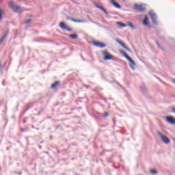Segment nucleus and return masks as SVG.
Returning <instances> with one entry per match:
<instances>
[{"label": "nucleus", "mask_w": 175, "mask_h": 175, "mask_svg": "<svg viewBox=\"0 0 175 175\" xmlns=\"http://www.w3.org/2000/svg\"><path fill=\"white\" fill-rule=\"evenodd\" d=\"M2 16H3V11H2L1 9H0V20L2 18Z\"/></svg>", "instance_id": "nucleus-21"}, {"label": "nucleus", "mask_w": 175, "mask_h": 175, "mask_svg": "<svg viewBox=\"0 0 175 175\" xmlns=\"http://www.w3.org/2000/svg\"><path fill=\"white\" fill-rule=\"evenodd\" d=\"M103 55H104V61H110V59H113V55H110L107 51H103Z\"/></svg>", "instance_id": "nucleus-5"}, {"label": "nucleus", "mask_w": 175, "mask_h": 175, "mask_svg": "<svg viewBox=\"0 0 175 175\" xmlns=\"http://www.w3.org/2000/svg\"><path fill=\"white\" fill-rule=\"evenodd\" d=\"M130 68L132 69V70H135V67L132 64H129Z\"/></svg>", "instance_id": "nucleus-23"}, {"label": "nucleus", "mask_w": 175, "mask_h": 175, "mask_svg": "<svg viewBox=\"0 0 175 175\" xmlns=\"http://www.w3.org/2000/svg\"><path fill=\"white\" fill-rule=\"evenodd\" d=\"M32 21V19L29 18L25 21V24H29Z\"/></svg>", "instance_id": "nucleus-20"}, {"label": "nucleus", "mask_w": 175, "mask_h": 175, "mask_svg": "<svg viewBox=\"0 0 175 175\" xmlns=\"http://www.w3.org/2000/svg\"><path fill=\"white\" fill-rule=\"evenodd\" d=\"M148 16L150 17L152 23L154 25H158V22L157 21V14L152 11L148 12Z\"/></svg>", "instance_id": "nucleus-4"}, {"label": "nucleus", "mask_w": 175, "mask_h": 175, "mask_svg": "<svg viewBox=\"0 0 175 175\" xmlns=\"http://www.w3.org/2000/svg\"><path fill=\"white\" fill-rule=\"evenodd\" d=\"M134 8L137 10V12H146V7L143 6V5L135 4Z\"/></svg>", "instance_id": "nucleus-8"}, {"label": "nucleus", "mask_w": 175, "mask_h": 175, "mask_svg": "<svg viewBox=\"0 0 175 175\" xmlns=\"http://www.w3.org/2000/svg\"><path fill=\"white\" fill-rule=\"evenodd\" d=\"M27 122V120H23V124H25Z\"/></svg>", "instance_id": "nucleus-28"}, {"label": "nucleus", "mask_w": 175, "mask_h": 175, "mask_svg": "<svg viewBox=\"0 0 175 175\" xmlns=\"http://www.w3.org/2000/svg\"><path fill=\"white\" fill-rule=\"evenodd\" d=\"M7 150H9V147H7Z\"/></svg>", "instance_id": "nucleus-32"}, {"label": "nucleus", "mask_w": 175, "mask_h": 175, "mask_svg": "<svg viewBox=\"0 0 175 175\" xmlns=\"http://www.w3.org/2000/svg\"><path fill=\"white\" fill-rule=\"evenodd\" d=\"M94 5H95L96 8H97V9H100V10H102L105 13V15L109 16V12H107L106 9H105V8L99 5L98 3H95Z\"/></svg>", "instance_id": "nucleus-11"}, {"label": "nucleus", "mask_w": 175, "mask_h": 175, "mask_svg": "<svg viewBox=\"0 0 175 175\" xmlns=\"http://www.w3.org/2000/svg\"><path fill=\"white\" fill-rule=\"evenodd\" d=\"M69 20H71V21H73L74 23H87L86 20H77V19H75L72 17H69L68 18Z\"/></svg>", "instance_id": "nucleus-13"}, {"label": "nucleus", "mask_w": 175, "mask_h": 175, "mask_svg": "<svg viewBox=\"0 0 175 175\" xmlns=\"http://www.w3.org/2000/svg\"><path fill=\"white\" fill-rule=\"evenodd\" d=\"M92 44L96 47H99L100 49H103L106 47V44L100 42L99 41L92 42Z\"/></svg>", "instance_id": "nucleus-7"}, {"label": "nucleus", "mask_w": 175, "mask_h": 175, "mask_svg": "<svg viewBox=\"0 0 175 175\" xmlns=\"http://www.w3.org/2000/svg\"><path fill=\"white\" fill-rule=\"evenodd\" d=\"M150 173L151 174L157 175L158 174V171H157V170H150Z\"/></svg>", "instance_id": "nucleus-18"}, {"label": "nucleus", "mask_w": 175, "mask_h": 175, "mask_svg": "<svg viewBox=\"0 0 175 175\" xmlns=\"http://www.w3.org/2000/svg\"><path fill=\"white\" fill-rule=\"evenodd\" d=\"M8 35H9V30H6L1 38L0 39V44H2V42H3L4 39H6V38H8Z\"/></svg>", "instance_id": "nucleus-12"}, {"label": "nucleus", "mask_w": 175, "mask_h": 175, "mask_svg": "<svg viewBox=\"0 0 175 175\" xmlns=\"http://www.w3.org/2000/svg\"><path fill=\"white\" fill-rule=\"evenodd\" d=\"M156 44L158 46L159 49H161V44H159V42H158V41H156Z\"/></svg>", "instance_id": "nucleus-25"}, {"label": "nucleus", "mask_w": 175, "mask_h": 175, "mask_svg": "<svg viewBox=\"0 0 175 175\" xmlns=\"http://www.w3.org/2000/svg\"><path fill=\"white\" fill-rule=\"evenodd\" d=\"M8 6L12 10H13L14 13H21V12L24 10V8H23V7H20L14 4V1H9Z\"/></svg>", "instance_id": "nucleus-1"}, {"label": "nucleus", "mask_w": 175, "mask_h": 175, "mask_svg": "<svg viewBox=\"0 0 175 175\" xmlns=\"http://www.w3.org/2000/svg\"><path fill=\"white\" fill-rule=\"evenodd\" d=\"M127 25L130 27V28H132L133 29H136V27L133 25V23L131 21L127 22Z\"/></svg>", "instance_id": "nucleus-16"}, {"label": "nucleus", "mask_w": 175, "mask_h": 175, "mask_svg": "<svg viewBox=\"0 0 175 175\" xmlns=\"http://www.w3.org/2000/svg\"><path fill=\"white\" fill-rule=\"evenodd\" d=\"M141 90H142V91H146V87L145 86L141 87Z\"/></svg>", "instance_id": "nucleus-26"}, {"label": "nucleus", "mask_w": 175, "mask_h": 175, "mask_svg": "<svg viewBox=\"0 0 175 175\" xmlns=\"http://www.w3.org/2000/svg\"><path fill=\"white\" fill-rule=\"evenodd\" d=\"M157 135L159 136V137H161V140L163 142V143H165V144H169V143H170V139L167 137L163 135L161 131H157Z\"/></svg>", "instance_id": "nucleus-3"}, {"label": "nucleus", "mask_w": 175, "mask_h": 175, "mask_svg": "<svg viewBox=\"0 0 175 175\" xmlns=\"http://www.w3.org/2000/svg\"><path fill=\"white\" fill-rule=\"evenodd\" d=\"M116 42H118V43H119V44H120V46H122V47H123V49H125V50L129 51V53H132V50H131V49L128 48V46H126L125 43H123L122 41H121L120 40H116Z\"/></svg>", "instance_id": "nucleus-9"}, {"label": "nucleus", "mask_w": 175, "mask_h": 175, "mask_svg": "<svg viewBox=\"0 0 175 175\" xmlns=\"http://www.w3.org/2000/svg\"><path fill=\"white\" fill-rule=\"evenodd\" d=\"M3 100H1V102H0V105H3Z\"/></svg>", "instance_id": "nucleus-27"}, {"label": "nucleus", "mask_w": 175, "mask_h": 175, "mask_svg": "<svg viewBox=\"0 0 175 175\" xmlns=\"http://www.w3.org/2000/svg\"><path fill=\"white\" fill-rule=\"evenodd\" d=\"M39 148H42V146H39Z\"/></svg>", "instance_id": "nucleus-30"}, {"label": "nucleus", "mask_w": 175, "mask_h": 175, "mask_svg": "<svg viewBox=\"0 0 175 175\" xmlns=\"http://www.w3.org/2000/svg\"><path fill=\"white\" fill-rule=\"evenodd\" d=\"M29 108H27V109L26 110H28Z\"/></svg>", "instance_id": "nucleus-33"}, {"label": "nucleus", "mask_w": 175, "mask_h": 175, "mask_svg": "<svg viewBox=\"0 0 175 175\" xmlns=\"http://www.w3.org/2000/svg\"><path fill=\"white\" fill-rule=\"evenodd\" d=\"M110 1H111V4L113 5V6L116 8V9H121V5L120 4H118V3H117L114 0H110Z\"/></svg>", "instance_id": "nucleus-14"}, {"label": "nucleus", "mask_w": 175, "mask_h": 175, "mask_svg": "<svg viewBox=\"0 0 175 175\" xmlns=\"http://www.w3.org/2000/svg\"><path fill=\"white\" fill-rule=\"evenodd\" d=\"M143 24L145 27H150V23H148V17L147 15L145 16V18L143 20Z\"/></svg>", "instance_id": "nucleus-15"}, {"label": "nucleus", "mask_w": 175, "mask_h": 175, "mask_svg": "<svg viewBox=\"0 0 175 175\" xmlns=\"http://www.w3.org/2000/svg\"><path fill=\"white\" fill-rule=\"evenodd\" d=\"M174 141L175 142V138H174Z\"/></svg>", "instance_id": "nucleus-34"}, {"label": "nucleus", "mask_w": 175, "mask_h": 175, "mask_svg": "<svg viewBox=\"0 0 175 175\" xmlns=\"http://www.w3.org/2000/svg\"><path fill=\"white\" fill-rule=\"evenodd\" d=\"M165 120L168 122V124H171V125H174L175 124V118L173 116H166Z\"/></svg>", "instance_id": "nucleus-10"}, {"label": "nucleus", "mask_w": 175, "mask_h": 175, "mask_svg": "<svg viewBox=\"0 0 175 175\" xmlns=\"http://www.w3.org/2000/svg\"><path fill=\"white\" fill-rule=\"evenodd\" d=\"M75 1H79V0H75Z\"/></svg>", "instance_id": "nucleus-35"}, {"label": "nucleus", "mask_w": 175, "mask_h": 175, "mask_svg": "<svg viewBox=\"0 0 175 175\" xmlns=\"http://www.w3.org/2000/svg\"><path fill=\"white\" fill-rule=\"evenodd\" d=\"M21 173H22V172H20V173L18 174V175H21Z\"/></svg>", "instance_id": "nucleus-31"}, {"label": "nucleus", "mask_w": 175, "mask_h": 175, "mask_svg": "<svg viewBox=\"0 0 175 175\" xmlns=\"http://www.w3.org/2000/svg\"><path fill=\"white\" fill-rule=\"evenodd\" d=\"M61 29H64V31H68V32H72V28L68 27L65 22H61L59 25Z\"/></svg>", "instance_id": "nucleus-6"}, {"label": "nucleus", "mask_w": 175, "mask_h": 175, "mask_svg": "<svg viewBox=\"0 0 175 175\" xmlns=\"http://www.w3.org/2000/svg\"><path fill=\"white\" fill-rule=\"evenodd\" d=\"M69 38H70L71 39H76L77 38V34H70L69 36Z\"/></svg>", "instance_id": "nucleus-19"}, {"label": "nucleus", "mask_w": 175, "mask_h": 175, "mask_svg": "<svg viewBox=\"0 0 175 175\" xmlns=\"http://www.w3.org/2000/svg\"><path fill=\"white\" fill-rule=\"evenodd\" d=\"M81 58H82L83 61H85V59H84V57H83V56H81Z\"/></svg>", "instance_id": "nucleus-29"}, {"label": "nucleus", "mask_w": 175, "mask_h": 175, "mask_svg": "<svg viewBox=\"0 0 175 175\" xmlns=\"http://www.w3.org/2000/svg\"><path fill=\"white\" fill-rule=\"evenodd\" d=\"M120 54L122 55L123 57H124L125 58H126V59L131 62V64H132V65H134V66H136V63H135L133 62V59H132V58H131V57H129L128 55V54H126V52L124 51L123 50H120Z\"/></svg>", "instance_id": "nucleus-2"}, {"label": "nucleus", "mask_w": 175, "mask_h": 175, "mask_svg": "<svg viewBox=\"0 0 175 175\" xmlns=\"http://www.w3.org/2000/svg\"><path fill=\"white\" fill-rule=\"evenodd\" d=\"M109 116V113L108 112H105L104 114V118H107V117Z\"/></svg>", "instance_id": "nucleus-24"}, {"label": "nucleus", "mask_w": 175, "mask_h": 175, "mask_svg": "<svg viewBox=\"0 0 175 175\" xmlns=\"http://www.w3.org/2000/svg\"><path fill=\"white\" fill-rule=\"evenodd\" d=\"M61 82H59V81H56L55 83H53L51 85V88H57V85H59Z\"/></svg>", "instance_id": "nucleus-17"}, {"label": "nucleus", "mask_w": 175, "mask_h": 175, "mask_svg": "<svg viewBox=\"0 0 175 175\" xmlns=\"http://www.w3.org/2000/svg\"><path fill=\"white\" fill-rule=\"evenodd\" d=\"M118 24H119L120 25H121V27H126V24H125V23H118Z\"/></svg>", "instance_id": "nucleus-22"}]
</instances>
